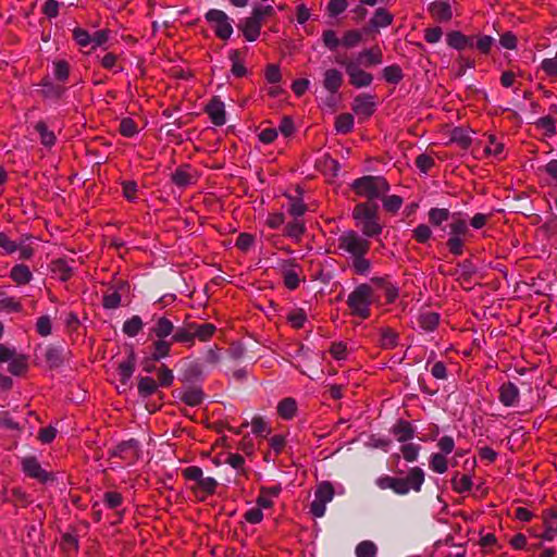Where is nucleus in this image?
Returning <instances> with one entry per match:
<instances>
[{
  "label": "nucleus",
  "mask_w": 557,
  "mask_h": 557,
  "mask_svg": "<svg viewBox=\"0 0 557 557\" xmlns=\"http://www.w3.org/2000/svg\"><path fill=\"white\" fill-rule=\"evenodd\" d=\"M354 117L349 113L341 114L336 117L335 128L338 133L347 134L352 129Z\"/></svg>",
  "instance_id": "nucleus-36"
},
{
  "label": "nucleus",
  "mask_w": 557,
  "mask_h": 557,
  "mask_svg": "<svg viewBox=\"0 0 557 557\" xmlns=\"http://www.w3.org/2000/svg\"><path fill=\"white\" fill-rule=\"evenodd\" d=\"M372 282L381 285L384 290L388 302H393L398 296V288L389 283H385L383 278H372Z\"/></svg>",
  "instance_id": "nucleus-54"
},
{
  "label": "nucleus",
  "mask_w": 557,
  "mask_h": 557,
  "mask_svg": "<svg viewBox=\"0 0 557 557\" xmlns=\"http://www.w3.org/2000/svg\"><path fill=\"white\" fill-rule=\"evenodd\" d=\"M473 153L475 156H493L497 159L504 158V144L497 141L496 137L493 135H488L486 139L479 140L474 148Z\"/></svg>",
  "instance_id": "nucleus-9"
},
{
  "label": "nucleus",
  "mask_w": 557,
  "mask_h": 557,
  "mask_svg": "<svg viewBox=\"0 0 557 557\" xmlns=\"http://www.w3.org/2000/svg\"><path fill=\"white\" fill-rule=\"evenodd\" d=\"M440 315L436 312L428 311L423 312L418 318V323L421 329L425 331H433L437 326Z\"/></svg>",
  "instance_id": "nucleus-30"
},
{
  "label": "nucleus",
  "mask_w": 557,
  "mask_h": 557,
  "mask_svg": "<svg viewBox=\"0 0 557 557\" xmlns=\"http://www.w3.org/2000/svg\"><path fill=\"white\" fill-rule=\"evenodd\" d=\"M197 181L195 172L190 165L184 164L178 166L172 174V182L178 187H186L195 184Z\"/></svg>",
  "instance_id": "nucleus-13"
},
{
  "label": "nucleus",
  "mask_w": 557,
  "mask_h": 557,
  "mask_svg": "<svg viewBox=\"0 0 557 557\" xmlns=\"http://www.w3.org/2000/svg\"><path fill=\"white\" fill-rule=\"evenodd\" d=\"M451 141L458 144L462 149H467L471 145V137L467 131L455 128L451 133Z\"/></svg>",
  "instance_id": "nucleus-42"
},
{
  "label": "nucleus",
  "mask_w": 557,
  "mask_h": 557,
  "mask_svg": "<svg viewBox=\"0 0 557 557\" xmlns=\"http://www.w3.org/2000/svg\"><path fill=\"white\" fill-rule=\"evenodd\" d=\"M8 370L13 375H21L27 370V358L22 354H16L9 362Z\"/></svg>",
  "instance_id": "nucleus-31"
},
{
  "label": "nucleus",
  "mask_w": 557,
  "mask_h": 557,
  "mask_svg": "<svg viewBox=\"0 0 557 557\" xmlns=\"http://www.w3.org/2000/svg\"><path fill=\"white\" fill-rule=\"evenodd\" d=\"M346 0H330L327 4V12L330 16H336L347 9Z\"/></svg>",
  "instance_id": "nucleus-58"
},
{
  "label": "nucleus",
  "mask_w": 557,
  "mask_h": 557,
  "mask_svg": "<svg viewBox=\"0 0 557 557\" xmlns=\"http://www.w3.org/2000/svg\"><path fill=\"white\" fill-rule=\"evenodd\" d=\"M430 13L441 22H448L453 17L451 7L448 1L437 0L430 4Z\"/></svg>",
  "instance_id": "nucleus-17"
},
{
  "label": "nucleus",
  "mask_w": 557,
  "mask_h": 557,
  "mask_svg": "<svg viewBox=\"0 0 557 557\" xmlns=\"http://www.w3.org/2000/svg\"><path fill=\"white\" fill-rule=\"evenodd\" d=\"M398 344V334L392 329H383L381 331V346L384 349H393Z\"/></svg>",
  "instance_id": "nucleus-33"
},
{
  "label": "nucleus",
  "mask_w": 557,
  "mask_h": 557,
  "mask_svg": "<svg viewBox=\"0 0 557 557\" xmlns=\"http://www.w3.org/2000/svg\"><path fill=\"white\" fill-rule=\"evenodd\" d=\"M453 488L458 493H465L471 490L472 481L470 476L462 474L458 475L456 474L451 479Z\"/></svg>",
  "instance_id": "nucleus-39"
},
{
  "label": "nucleus",
  "mask_w": 557,
  "mask_h": 557,
  "mask_svg": "<svg viewBox=\"0 0 557 557\" xmlns=\"http://www.w3.org/2000/svg\"><path fill=\"white\" fill-rule=\"evenodd\" d=\"M449 218L448 209L433 208L429 212V220L434 225H441L444 221Z\"/></svg>",
  "instance_id": "nucleus-50"
},
{
  "label": "nucleus",
  "mask_w": 557,
  "mask_h": 557,
  "mask_svg": "<svg viewBox=\"0 0 557 557\" xmlns=\"http://www.w3.org/2000/svg\"><path fill=\"white\" fill-rule=\"evenodd\" d=\"M393 22V15L385 9L380 8L375 11L370 24L375 27H387Z\"/></svg>",
  "instance_id": "nucleus-29"
},
{
  "label": "nucleus",
  "mask_w": 557,
  "mask_h": 557,
  "mask_svg": "<svg viewBox=\"0 0 557 557\" xmlns=\"http://www.w3.org/2000/svg\"><path fill=\"white\" fill-rule=\"evenodd\" d=\"M174 331L175 332L173 333V335L171 337L173 343L187 344L188 346L194 345L195 337L193 334L191 323L184 327H177Z\"/></svg>",
  "instance_id": "nucleus-24"
},
{
  "label": "nucleus",
  "mask_w": 557,
  "mask_h": 557,
  "mask_svg": "<svg viewBox=\"0 0 557 557\" xmlns=\"http://www.w3.org/2000/svg\"><path fill=\"white\" fill-rule=\"evenodd\" d=\"M536 126L545 132L546 136H553L556 134L555 121L550 116L540 117L536 122Z\"/></svg>",
  "instance_id": "nucleus-51"
},
{
  "label": "nucleus",
  "mask_w": 557,
  "mask_h": 557,
  "mask_svg": "<svg viewBox=\"0 0 557 557\" xmlns=\"http://www.w3.org/2000/svg\"><path fill=\"white\" fill-rule=\"evenodd\" d=\"M23 471L39 482H47L49 474L45 471L35 457H26L22 460Z\"/></svg>",
  "instance_id": "nucleus-12"
},
{
  "label": "nucleus",
  "mask_w": 557,
  "mask_h": 557,
  "mask_svg": "<svg viewBox=\"0 0 557 557\" xmlns=\"http://www.w3.org/2000/svg\"><path fill=\"white\" fill-rule=\"evenodd\" d=\"M206 20L214 29L215 35L223 40L228 39L233 34L231 18L225 12L211 9L206 13Z\"/></svg>",
  "instance_id": "nucleus-7"
},
{
  "label": "nucleus",
  "mask_w": 557,
  "mask_h": 557,
  "mask_svg": "<svg viewBox=\"0 0 557 557\" xmlns=\"http://www.w3.org/2000/svg\"><path fill=\"white\" fill-rule=\"evenodd\" d=\"M203 399V393L199 388H189L182 393L181 400L188 406H197Z\"/></svg>",
  "instance_id": "nucleus-34"
},
{
  "label": "nucleus",
  "mask_w": 557,
  "mask_h": 557,
  "mask_svg": "<svg viewBox=\"0 0 557 557\" xmlns=\"http://www.w3.org/2000/svg\"><path fill=\"white\" fill-rule=\"evenodd\" d=\"M304 232H305V225L298 219H295L293 222H290L286 225V231H285L286 235L296 240L300 239Z\"/></svg>",
  "instance_id": "nucleus-45"
},
{
  "label": "nucleus",
  "mask_w": 557,
  "mask_h": 557,
  "mask_svg": "<svg viewBox=\"0 0 557 557\" xmlns=\"http://www.w3.org/2000/svg\"><path fill=\"white\" fill-rule=\"evenodd\" d=\"M172 344V339H156L152 344V360L158 361L162 358L168 357L170 355Z\"/></svg>",
  "instance_id": "nucleus-25"
},
{
  "label": "nucleus",
  "mask_w": 557,
  "mask_h": 557,
  "mask_svg": "<svg viewBox=\"0 0 557 557\" xmlns=\"http://www.w3.org/2000/svg\"><path fill=\"white\" fill-rule=\"evenodd\" d=\"M158 388V383L149 376H144L139 379L138 382V393L141 397H149L153 393H156Z\"/></svg>",
  "instance_id": "nucleus-32"
},
{
  "label": "nucleus",
  "mask_w": 557,
  "mask_h": 557,
  "mask_svg": "<svg viewBox=\"0 0 557 557\" xmlns=\"http://www.w3.org/2000/svg\"><path fill=\"white\" fill-rule=\"evenodd\" d=\"M356 60L366 65H376L382 63V52L379 48L368 49L359 53Z\"/></svg>",
  "instance_id": "nucleus-26"
},
{
  "label": "nucleus",
  "mask_w": 557,
  "mask_h": 557,
  "mask_svg": "<svg viewBox=\"0 0 557 557\" xmlns=\"http://www.w3.org/2000/svg\"><path fill=\"white\" fill-rule=\"evenodd\" d=\"M10 276L18 285H23L30 281L32 272L27 265L16 264L12 268Z\"/></svg>",
  "instance_id": "nucleus-27"
},
{
  "label": "nucleus",
  "mask_w": 557,
  "mask_h": 557,
  "mask_svg": "<svg viewBox=\"0 0 557 557\" xmlns=\"http://www.w3.org/2000/svg\"><path fill=\"white\" fill-rule=\"evenodd\" d=\"M143 329V321L140 317L133 315L131 319L124 322L123 332L133 337L136 336Z\"/></svg>",
  "instance_id": "nucleus-37"
},
{
  "label": "nucleus",
  "mask_w": 557,
  "mask_h": 557,
  "mask_svg": "<svg viewBox=\"0 0 557 557\" xmlns=\"http://www.w3.org/2000/svg\"><path fill=\"white\" fill-rule=\"evenodd\" d=\"M113 457H119L127 465L134 463L139 457L138 442L129 440L119 444L112 453Z\"/></svg>",
  "instance_id": "nucleus-10"
},
{
  "label": "nucleus",
  "mask_w": 557,
  "mask_h": 557,
  "mask_svg": "<svg viewBox=\"0 0 557 557\" xmlns=\"http://www.w3.org/2000/svg\"><path fill=\"white\" fill-rule=\"evenodd\" d=\"M366 255L355 256L352 267L358 274H366L370 270V261L364 258Z\"/></svg>",
  "instance_id": "nucleus-55"
},
{
  "label": "nucleus",
  "mask_w": 557,
  "mask_h": 557,
  "mask_svg": "<svg viewBox=\"0 0 557 557\" xmlns=\"http://www.w3.org/2000/svg\"><path fill=\"white\" fill-rule=\"evenodd\" d=\"M273 13L274 9L272 5H259L253 8L250 17L262 25L264 18Z\"/></svg>",
  "instance_id": "nucleus-48"
},
{
  "label": "nucleus",
  "mask_w": 557,
  "mask_h": 557,
  "mask_svg": "<svg viewBox=\"0 0 557 557\" xmlns=\"http://www.w3.org/2000/svg\"><path fill=\"white\" fill-rule=\"evenodd\" d=\"M383 77L387 83L397 84L403 79V72L398 65H389L383 70Z\"/></svg>",
  "instance_id": "nucleus-41"
},
{
  "label": "nucleus",
  "mask_w": 557,
  "mask_h": 557,
  "mask_svg": "<svg viewBox=\"0 0 557 557\" xmlns=\"http://www.w3.org/2000/svg\"><path fill=\"white\" fill-rule=\"evenodd\" d=\"M122 499V495L117 492H107L103 496L104 504L111 509L121 506Z\"/></svg>",
  "instance_id": "nucleus-63"
},
{
  "label": "nucleus",
  "mask_w": 557,
  "mask_h": 557,
  "mask_svg": "<svg viewBox=\"0 0 557 557\" xmlns=\"http://www.w3.org/2000/svg\"><path fill=\"white\" fill-rule=\"evenodd\" d=\"M431 235L432 231L425 224H420L413 230V237L418 243H426Z\"/></svg>",
  "instance_id": "nucleus-56"
},
{
  "label": "nucleus",
  "mask_w": 557,
  "mask_h": 557,
  "mask_svg": "<svg viewBox=\"0 0 557 557\" xmlns=\"http://www.w3.org/2000/svg\"><path fill=\"white\" fill-rule=\"evenodd\" d=\"M194 337L201 342H206L212 337L215 332V326L211 323L195 324L191 323Z\"/></svg>",
  "instance_id": "nucleus-28"
},
{
  "label": "nucleus",
  "mask_w": 557,
  "mask_h": 557,
  "mask_svg": "<svg viewBox=\"0 0 557 557\" xmlns=\"http://www.w3.org/2000/svg\"><path fill=\"white\" fill-rule=\"evenodd\" d=\"M139 132L137 124L131 117L122 119L120 123V133L125 137H133Z\"/></svg>",
  "instance_id": "nucleus-44"
},
{
  "label": "nucleus",
  "mask_w": 557,
  "mask_h": 557,
  "mask_svg": "<svg viewBox=\"0 0 557 557\" xmlns=\"http://www.w3.org/2000/svg\"><path fill=\"white\" fill-rule=\"evenodd\" d=\"M36 131L40 135L41 144L46 147H51L55 143V136L53 132L47 128V125L44 122H38L35 126Z\"/></svg>",
  "instance_id": "nucleus-38"
},
{
  "label": "nucleus",
  "mask_w": 557,
  "mask_h": 557,
  "mask_svg": "<svg viewBox=\"0 0 557 557\" xmlns=\"http://www.w3.org/2000/svg\"><path fill=\"white\" fill-rule=\"evenodd\" d=\"M361 40V34L358 30H349L343 37V45L347 48L357 46Z\"/></svg>",
  "instance_id": "nucleus-64"
},
{
  "label": "nucleus",
  "mask_w": 557,
  "mask_h": 557,
  "mask_svg": "<svg viewBox=\"0 0 557 557\" xmlns=\"http://www.w3.org/2000/svg\"><path fill=\"white\" fill-rule=\"evenodd\" d=\"M541 69L547 76H557V57L542 60Z\"/></svg>",
  "instance_id": "nucleus-59"
},
{
  "label": "nucleus",
  "mask_w": 557,
  "mask_h": 557,
  "mask_svg": "<svg viewBox=\"0 0 557 557\" xmlns=\"http://www.w3.org/2000/svg\"><path fill=\"white\" fill-rule=\"evenodd\" d=\"M175 327L174 324L166 318H159L154 325L150 330L149 336L156 339H166L173 334Z\"/></svg>",
  "instance_id": "nucleus-16"
},
{
  "label": "nucleus",
  "mask_w": 557,
  "mask_h": 557,
  "mask_svg": "<svg viewBox=\"0 0 557 557\" xmlns=\"http://www.w3.org/2000/svg\"><path fill=\"white\" fill-rule=\"evenodd\" d=\"M376 546L371 541H363L356 547L357 557H374L376 555Z\"/></svg>",
  "instance_id": "nucleus-40"
},
{
  "label": "nucleus",
  "mask_w": 557,
  "mask_h": 557,
  "mask_svg": "<svg viewBox=\"0 0 557 557\" xmlns=\"http://www.w3.org/2000/svg\"><path fill=\"white\" fill-rule=\"evenodd\" d=\"M351 188L359 197L373 200L385 195L389 189V185L382 176L367 175L355 180Z\"/></svg>",
  "instance_id": "nucleus-4"
},
{
  "label": "nucleus",
  "mask_w": 557,
  "mask_h": 557,
  "mask_svg": "<svg viewBox=\"0 0 557 557\" xmlns=\"http://www.w3.org/2000/svg\"><path fill=\"white\" fill-rule=\"evenodd\" d=\"M218 482L211 476H202L191 490L200 499H205L206 496L211 495L215 492Z\"/></svg>",
  "instance_id": "nucleus-18"
},
{
  "label": "nucleus",
  "mask_w": 557,
  "mask_h": 557,
  "mask_svg": "<svg viewBox=\"0 0 557 557\" xmlns=\"http://www.w3.org/2000/svg\"><path fill=\"white\" fill-rule=\"evenodd\" d=\"M343 84V75L336 69H330L324 72L323 75V86L324 88L331 92L335 94Z\"/></svg>",
  "instance_id": "nucleus-20"
},
{
  "label": "nucleus",
  "mask_w": 557,
  "mask_h": 557,
  "mask_svg": "<svg viewBox=\"0 0 557 557\" xmlns=\"http://www.w3.org/2000/svg\"><path fill=\"white\" fill-rule=\"evenodd\" d=\"M334 494V487L329 481L319 483L314 492V499L310 505V512L317 518L323 517L326 504L332 502Z\"/></svg>",
  "instance_id": "nucleus-6"
},
{
  "label": "nucleus",
  "mask_w": 557,
  "mask_h": 557,
  "mask_svg": "<svg viewBox=\"0 0 557 557\" xmlns=\"http://www.w3.org/2000/svg\"><path fill=\"white\" fill-rule=\"evenodd\" d=\"M206 112L208 113L211 122L216 126H222L225 124V107L224 103L218 99L213 98L206 107Z\"/></svg>",
  "instance_id": "nucleus-14"
},
{
  "label": "nucleus",
  "mask_w": 557,
  "mask_h": 557,
  "mask_svg": "<svg viewBox=\"0 0 557 557\" xmlns=\"http://www.w3.org/2000/svg\"><path fill=\"white\" fill-rule=\"evenodd\" d=\"M338 248L351 257L367 255L370 242L355 231H346L338 237Z\"/></svg>",
  "instance_id": "nucleus-5"
},
{
  "label": "nucleus",
  "mask_w": 557,
  "mask_h": 557,
  "mask_svg": "<svg viewBox=\"0 0 557 557\" xmlns=\"http://www.w3.org/2000/svg\"><path fill=\"white\" fill-rule=\"evenodd\" d=\"M519 388L511 382L499 387V401L506 407L516 406L519 401Z\"/></svg>",
  "instance_id": "nucleus-15"
},
{
  "label": "nucleus",
  "mask_w": 557,
  "mask_h": 557,
  "mask_svg": "<svg viewBox=\"0 0 557 557\" xmlns=\"http://www.w3.org/2000/svg\"><path fill=\"white\" fill-rule=\"evenodd\" d=\"M375 102L371 95H359L354 99L352 110L354 112L363 117L368 119L374 112Z\"/></svg>",
  "instance_id": "nucleus-11"
},
{
  "label": "nucleus",
  "mask_w": 557,
  "mask_h": 557,
  "mask_svg": "<svg viewBox=\"0 0 557 557\" xmlns=\"http://www.w3.org/2000/svg\"><path fill=\"white\" fill-rule=\"evenodd\" d=\"M374 300V293L370 285H358L347 297L350 313L362 320L370 317V306Z\"/></svg>",
  "instance_id": "nucleus-3"
},
{
  "label": "nucleus",
  "mask_w": 557,
  "mask_h": 557,
  "mask_svg": "<svg viewBox=\"0 0 557 557\" xmlns=\"http://www.w3.org/2000/svg\"><path fill=\"white\" fill-rule=\"evenodd\" d=\"M392 432L398 442H407V441L411 440L414 435V430L411 426V424L409 422L403 421V420L398 421L393 426Z\"/></svg>",
  "instance_id": "nucleus-23"
},
{
  "label": "nucleus",
  "mask_w": 557,
  "mask_h": 557,
  "mask_svg": "<svg viewBox=\"0 0 557 557\" xmlns=\"http://www.w3.org/2000/svg\"><path fill=\"white\" fill-rule=\"evenodd\" d=\"M306 320H307V315L302 309H294L287 315V321L295 329L302 327Z\"/></svg>",
  "instance_id": "nucleus-46"
},
{
  "label": "nucleus",
  "mask_w": 557,
  "mask_h": 557,
  "mask_svg": "<svg viewBox=\"0 0 557 557\" xmlns=\"http://www.w3.org/2000/svg\"><path fill=\"white\" fill-rule=\"evenodd\" d=\"M352 216L367 237H373L382 232V226L377 221V205L370 202L358 203L354 211Z\"/></svg>",
  "instance_id": "nucleus-2"
},
{
  "label": "nucleus",
  "mask_w": 557,
  "mask_h": 557,
  "mask_svg": "<svg viewBox=\"0 0 557 557\" xmlns=\"http://www.w3.org/2000/svg\"><path fill=\"white\" fill-rule=\"evenodd\" d=\"M277 413L284 420L293 419L297 413V403L292 397L282 399L277 405Z\"/></svg>",
  "instance_id": "nucleus-22"
},
{
  "label": "nucleus",
  "mask_w": 557,
  "mask_h": 557,
  "mask_svg": "<svg viewBox=\"0 0 557 557\" xmlns=\"http://www.w3.org/2000/svg\"><path fill=\"white\" fill-rule=\"evenodd\" d=\"M424 482V472L419 467H413L408 471L406 478H394L383 475L376 479V485L381 490H393L398 495H406L411 490L420 492Z\"/></svg>",
  "instance_id": "nucleus-1"
},
{
  "label": "nucleus",
  "mask_w": 557,
  "mask_h": 557,
  "mask_svg": "<svg viewBox=\"0 0 557 557\" xmlns=\"http://www.w3.org/2000/svg\"><path fill=\"white\" fill-rule=\"evenodd\" d=\"M469 233L467 222L460 218L454 216L450 223V235L462 237Z\"/></svg>",
  "instance_id": "nucleus-47"
},
{
  "label": "nucleus",
  "mask_w": 557,
  "mask_h": 557,
  "mask_svg": "<svg viewBox=\"0 0 557 557\" xmlns=\"http://www.w3.org/2000/svg\"><path fill=\"white\" fill-rule=\"evenodd\" d=\"M239 29L243 32L244 37L248 41H255L260 36V30L262 25L252 20L250 16L244 18L238 25Z\"/></svg>",
  "instance_id": "nucleus-19"
},
{
  "label": "nucleus",
  "mask_w": 557,
  "mask_h": 557,
  "mask_svg": "<svg viewBox=\"0 0 557 557\" xmlns=\"http://www.w3.org/2000/svg\"><path fill=\"white\" fill-rule=\"evenodd\" d=\"M134 369H135V361H134L133 357H129L127 360H125L119 364L120 381L123 384H126L127 381L131 379V376L134 373Z\"/></svg>",
  "instance_id": "nucleus-35"
},
{
  "label": "nucleus",
  "mask_w": 557,
  "mask_h": 557,
  "mask_svg": "<svg viewBox=\"0 0 557 557\" xmlns=\"http://www.w3.org/2000/svg\"><path fill=\"white\" fill-rule=\"evenodd\" d=\"M430 468L436 473H445L448 469L447 459L442 454H433L430 460Z\"/></svg>",
  "instance_id": "nucleus-43"
},
{
  "label": "nucleus",
  "mask_w": 557,
  "mask_h": 557,
  "mask_svg": "<svg viewBox=\"0 0 557 557\" xmlns=\"http://www.w3.org/2000/svg\"><path fill=\"white\" fill-rule=\"evenodd\" d=\"M348 75L349 83L356 88L368 87L372 84V74L360 69V62L352 59H347L339 62Z\"/></svg>",
  "instance_id": "nucleus-8"
},
{
  "label": "nucleus",
  "mask_w": 557,
  "mask_h": 557,
  "mask_svg": "<svg viewBox=\"0 0 557 557\" xmlns=\"http://www.w3.org/2000/svg\"><path fill=\"white\" fill-rule=\"evenodd\" d=\"M447 247L449 251L455 256H460L462 253L463 239L462 237L450 235L447 240Z\"/></svg>",
  "instance_id": "nucleus-62"
},
{
  "label": "nucleus",
  "mask_w": 557,
  "mask_h": 557,
  "mask_svg": "<svg viewBox=\"0 0 557 557\" xmlns=\"http://www.w3.org/2000/svg\"><path fill=\"white\" fill-rule=\"evenodd\" d=\"M52 271L59 274L62 281H66L72 273L71 267L64 260H55L52 263Z\"/></svg>",
  "instance_id": "nucleus-49"
},
{
  "label": "nucleus",
  "mask_w": 557,
  "mask_h": 557,
  "mask_svg": "<svg viewBox=\"0 0 557 557\" xmlns=\"http://www.w3.org/2000/svg\"><path fill=\"white\" fill-rule=\"evenodd\" d=\"M447 44L454 49L465 50L474 46V38L466 36L460 32H450L447 35Z\"/></svg>",
  "instance_id": "nucleus-21"
},
{
  "label": "nucleus",
  "mask_w": 557,
  "mask_h": 557,
  "mask_svg": "<svg viewBox=\"0 0 557 557\" xmlns=\"http://www.w3.org/2000/svg\"><path fill=\"white\" fill-rule=\"evenodd\" d=\"M401 205L403 199L397 195H392L383 198V207L388 212H397L400 209Z\"/></svg>",
  "instance_id": "nucleus-52"
},
{
  "label": "nucleus",
  "mask_w": 557,
  "mask_h": 557,
  "mask_svg": "<svg viewBox=\"0 0 557 557\" xmlns=\"http://www.w3.org/2000/svg\"><path fill=\"white\" fill-rule=\"evenodd\" d=\"M51 319L48 315H42L37 320L36 330L41 336L51 334Z\"/></svg>",
  "instance_id": "nucleus-60"
},
{
  "label": "nucleus",
  "mask_w": 557,
  "mask_h": 557,
  "mask_svg": "<svg viewBox=\"0 0 557 557\" xmlns=\"http://www.w3.org/2000/svg\"><path fill=\"white\" fill-rule=\"evenodd\" d=\"M400 450L405 460H407L408 462H412L418 458L420 446L412 443H408L403 445Z\"/></svg>",
  "instance_id": "nucleus-53"
},
{
  "label": "nucleus",
  "mask_w": 557,
  "mask_h": 557,
  "mask_svg": "<svg viewBox=\"0 0 557 557\" xmlns=\"http://www.w3.org/2000/svg\"><path fill=\"white\" fill-rule=\"evenodd\" d=\"M158 379H159V384L161 386H170L173 383L174 375H173L172 370H170L168 367H165L163 364L158 370Z\"/></svg>",
  "instance_id": "nucleus-57"
},
{
  "label": "nucleus",
  "mask_w": 557,
  "mask_h": 557,
  "mask_svg": "<svg viewBox=\"0 0 557 557\" xmlns=\"http://www.w3.org/2000/svg\"><path fill=\"white\" fill-rule=\"evenodd\" d=\"M416 165L421 172L426 173L434 165V160L431 156L421 153L416 159Z\"/></svg>",
  "instance_id": "nucleus-61"
}]
</instances>
